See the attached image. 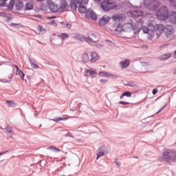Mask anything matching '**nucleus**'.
<instances>
[{"instance_id":"1","label":"nucleus","mask_w":176,"mask_h":176,"mask_svg":"<svg viewBox=\"0 0 176 176\" xmlns=\"http://www.w3.org/2000/svg\"><path fill=\"white\" fill-rule=\"evenodd\" d=\"M160 162L167 163L173 166L176 163V151L171 149H166L162 153V156L160 157Z\"/></svg>"},{"instance_id":"2","label":"nucleus","mask_w":176,"mask_h":176,"mask_svg":"<svg viewBox=\"0 0 176 176\" xmlns=\"http://www.w3.org/2000/svg\"><path fill=\"white\" fill-rule=\"evenodd\" d=\"M142 27V23H140V26L134 27V25L133 23H127L122 26V30L123 31H125V32H131V31H134L133 34H138Z\"/></svg>"},{"instance_id":"3","label":"nucleus","mask_w":176,"mask_h":176,"mask_svg":"<svg viewBox=\"0 0 176 176\" xmlns=\"http://www.w3.org/2000/svg\"><path fill=\"white\" fill-rule=\"evenodd\" d=\"M144 6L149 9V10H152L153 12H155L160 7V1L159 0H144Z\"/></svg>"},{"instance_id":"4","label":"nucleus","mask_w":176,"mask_h":176,"mask_svg":"<svg viewBox=\"0 0 176 176\" xmlns=\"http://www.w3.org/2000/svg\"><path fill=\"white\" fill-rule=\"evenodd\" d=\"M155 14L160 20H167L170 14L168 13V8L164 6L159 9Z\"/></svg>"},{"instance_id":"5","label":"nucleus","mask_w":176,"mask_h":176,"mask_svg":"<svg viewBox=\"0 0 176 176\" xmlns=\"http://www.w3.org/2000/svg\"><path fill=\"white\" fill-rule=\"evenodd\" d=\"M101 8L103 10L108 12L109 10H113L116 9V4L111 0H106L101 3Z\"/></svg>"},{"instance_id":"6","label":"nucleus","mask_w":176,"mask_h":176,"mask_svg":"<svg viewBox=\"0 0 176 176\" xmlns=\"http://www.w3.org/2000/svg\"><path fill=\"white\" fill-rule=\"evenodd\" d=\"M153 28L154 30H153V35H155V32L157 35V36L160 37L162 32H163V31L164 32V25H156L155 23H153Z\"/></svg>"},{"instance_id":"7","label":"nucleus","mask_w":176,"mask_h":176,"mask_svg":"<svg viewBox=\"0 0 176 176\" xmlns=\"http://www.w3.org/2000/svg\"><path fill=\"white\" fill-rule=\"evenodd\" d=\"M164 32L166 38H172L174 35V28L171 25H166L164 29Z\"/></svg>"},{"instance_id":"8","label":"nucleus","mask_w":176,"mask_h":176,"mask_svg":"<svg viewBox=\"0 0 176 176\" xmlns=\"http://www.w3.org/2000/svg\"><path fill=\"white\" fill-rule=\"evenodd\" d=\"M88 36L89 38L84 37V41L89 43V45H92L93 43H94V42H98V38H97V36H96V34L91 33L89 34Z\"/></svg>"},{"instance_id":"9","label":"nucleus","mask_w":176,"mask_h":176,"mask_svg":"<svg viewBox=\"0 0 176 176\" xmlns=\"http://www.w3.org/2000/svg\"><path fill=\"white\" fill-rule=\"evenodd\" d=\"M153 30L155 28L153 27V23H150L148 25V27H143L142 30L144 34H148L151 36H153Z\"/></svg>"},{"instance_id":"10","label":"nucleus","mask_w":176,"mask_h":176,"mask_svg":"<svg viewBox=\"0 0 176 176\" xmlns=\"http://www.w3.org/2000/svg\"><path fill=\"white\" fill-rule=\"evenodd\" d=\"M47 5L50 10H51L54 13H57V12H61V10H60V6H58L57 4H54V3H53L52 1H48Z\"/></svg>"},{"instance_id":"11","label":"nucleus","mask_w":176,"mask_h":176,"mask_svg":"<svg viewBox=\"0 0 176 176\" xmlns=\"http://www.w3.org/2000/svg\"><path fill=\"white\" fill-rule=\"evenodd\" d=\"M85 16L87 17V19H91L92 20H94V21H96V20H97V14L91 9H88L87 10V12H85Z\"/></svg>"},{"instance_id":"12","label":"nucleus","mask_w":176,"mask_h":176,"mask_svg":"<svg viewBox=\"0 0 176 176\" xmlns=\"http://www.w3.org/2000/svg\"><path fill=\"white\" fill-rule=\"evenodd\" d=\"M108 154V151L105 146H102L98 150L96 160H98L101 156H104Z\"/></svg>"},{"instance_id":"13","label":"nucleus","mask_w":176,"mask_h":176,"mask_svg":"<svg viewBox=\"0 0 176 176\" xmlns=\"http://www.w3.org/2000/svg\"><path fill=\"white\" fill-rule=\"evenodd\" d=\"M80 5H82V3H80V1L79 0H72L70 2V8L73 10H76V9H78Z\"/></svg>"},{"instance_id":"14","label":"nucleus","mask_w":176,"mask_h":176,"mask_svg":"<svg viewBox=\"0 0 176 176\" xmlns=\"http://www.w3.org/2000/svg\"><path fill=\"white\" fill-rule=\"evenodd\" d=\"M85 76H87V78H89V76L90 78H96V76H97V73L91 69H86Z\"/></svg>"},{"instance_id":"15","label":"nucleus","mask_w":176,"mask_h":176,"mask_svg":"<svg viewBox=\"0 0 176 176\" xmlns=\"http://www.w3.org/2000/svg\"><path fill=\"white\" fill-rule=\"evenodd\" d=\"M111 20V17H109L107 15H104L100 20L99 24L100 25H105L106 24H108Z\"/></svg>"},{"instance_id":"16","label":"nucleus","mask_w":176,"mask_h":176,"mask_svg":"<svg viewBox=\"0 0 176 176\" xmlns=\"http://www.w3.org/2000/svg\"><path fill=\"white\" fill-rule=\"evenodd\" d=\"M99 58L100 57L98 56V54L96 52H93L91 54V58L89 61L91 64H94V63H96V61H98Z\"/></svg>"},{"instance_id":"17","label":"nucleus","mask_w":176,"mask_h":176,"mask_svg":"<svg viewBox=\"0 0 176 176\" xmlns=\"http://www.w3.org/2000/svg\"><path fill=\"white\" fill-rule=\"evenodd\" d=\"M168 19L171 24H176V12L168 15Z\"/></svg>"},{"instance_id":"18","label":"nucleus","mask_w":176,"mask_h":176,"mask_svg":"<svg viewBox=\"0 0 176 176\" xmlns=\"http://www.w3.org/2000/svg\"><path fill=\"white\" fill-rule=\"evenodd\" d=\"M112 28H113L114 31L117 32H122V30H123V27H122V25H120V22L113 23Z\"/></svg>"},{"instance_id":"19","label":"nucleus","mask_w":176,"mask_h":176,"mask_svg":"<svg viewBox=\"0 0 176 176\" xmlns=\"http://www.w3.org/2000/svg\"><path fill=\"white\" fill-rule=\"evenodd\" d=\"M98 75H100V76H103L104 78H111V76H113V78H118V76L115 74H111L108 72H100L98 73Z\"/></svg>"},{"instance_id":"20","label":"nucleus","mask_w":176,"mask_h":176,"mask_svg":"<svg viewBox=\"0 0 176 176\" xmlns=\"http://www.w3.org/2000/svg\"><path fill=\"white\" fill-rule=\"evenodd\" d=\"M60 5L59 9L60 10V12H63L65 8L68 6V4L67 3V0H60Z\"/></svg>"},{"instance_id":"21","label":"nucleus","mask_w":176,"mask_h":176,"mask_svg":"<svg viewBox=\"0 0 176 176\" xmlns=\"http://www.w3.org/2000/svg\"><path fill=\"white\" fill-rule=\"evenodd\" d=\"M120 65H121L122 68H127L130 65V60L126 59L120 62Z\"/></svg>"},{"instance_id":"22","label":"nucleus","mask_w":176,"mask_h":176,"mask_svg":"<svg viewBox=\"0 0 176 176\" xmlns=\"http://www.w3.org/2000/svg\"><path fill=\"white\" fill-rule=\"evenodd\" d=\"M131 14L133 17H140L142 16V14H144V12L141 10H136L132 11Z\"/></svg>"},{"instance_id":"23","label":"nucleus","mask_w":176,"mask_h":176,"mask_svg":"<svg viewBox=\"0 0 176 176\" xmlns=\"http://www.w3.org/2000/svg\"><path fill=\"white\" fill-rule=\"evenodd\" d=\"M82 63H89L90 61V57L89 56V54L84 53L82 55Z\"/></svg>"},{"instance_id":"24","label":"nucleus","mask_w":176,"mask_h":176,"mask_svg":"<svg viewBox=\"0 0 176 176\" xmlns=\"http://www.w3.org/2000/svg\"><path fill=\"white\" fill-rule=\"evenodd\" d=\"M171 57V54H164L163 55H161L160 56V60H161V61H165V60H167L168 58H170Z\"/></svg>"},{"instance_id":"25","label":"nucleus","mask_w":176,"mask_h":176,"mask_svg":"<svg viewBox=\"0 0 176 176\" xmlns=\"http://www.w3.org/2000/svg\"><path fill=\"white\" fill-rule=\"evenodd\" d=\"M113 20L114 21V24H118V23H120V20H122V17L119 14H116L113 16Z\"/></svg>"},{"instance_id":"26","label":"nucleus","mask_w":176,"mask_h":176,"mask_svg":"<svg viewBox=\"0 0 176 176\" xmlns=\"http://www.w3.org/2000/svg\"><path fill=\"white\" fill-rule=\"evenodd\" d=\"M6 6L8 10H12L14 8V1L10 0L8 4L6 3Z\"/></svg>"},{"instance_id":"27","label":"nucleus","mask_w":176,"mask_h":176,"mask_svg":"<svg viewBox=\"0 0 176 176\" xmlns=\"http://www.w3.org/2000/svg\"><path fill=\"white\" fill-rule=\"evenodd\" d=\"M91 45L96 47L97 49H102V46H104L102 44L98 43V41H95L94 43L91 44Z\"/></svg>"},{"instance_id":"28","label":"nucleus","mask_w":176,"mask_h":176,"mask_svg":"<svg viewBox=\"0 0 176 176\" xmlns=\"http://www.w3.org/2000/svg\"><path fill=\"white\" fill-rule=\"evenodd\" d=\"M58 38H60L62 41H64L65 39H67V38H69V34L67 33H62L58 35Z\"/></svg>"},{"instance_id":"29","label":"nucleus","mask_w":176,"mask_h":176,"mask_svg":"<svg viewBox=\"0 0 176 176\" xmlns=\"http://www.w3.org/2000/svg\"><path fill=\"white\" fill-rule=\"evenodd\" d=\"M24 5L23 4V2H17L15 5V8L16 10H21L23 9Z\"/></svg>"},{"instance_id":"30","label":"nucleus","mask_w":176,"mask_h":176,"mask_svg":"<svg viewBox=\"0 0 176 176\" xmlns=\"http://www.w3.org/2000/svg\"><path fill=\"white\" fill-rule=\"evenodd\" d=\"M29 62H30L31 67L32 68H34V69H37V68H39V66H38V65L35 64L34 63V60H32V59H31V58H29Z\"/></svg>"},{"instance_id":"31","label":"nucleus","mask_w":176,"mask_h":176,"mask_svg":"<svg viewBox=\"0 0 176 176\" xmlns=\"http://www.w3.org/2000/svg\"><path fill=\"white\" fill-rule=\"evenodd\" d=\"M78 12L80 13H86L87 10L86 7L83 6L82 5H80V6H78Z\"/></svg>"},{"instance_id":"32","label":"nucleus","mask_w":176,"mask_h":176,"mask_svg":"<svg viewBox=\"0 0 176 176\" xmlns=\"http://www.w3.org/2000/svg\"><path fill=\"white\" fill-rule=\"evenodd\" d=\"M34 9V5L31 2L26 3V10H32Z\"/></svg>"},{"instance_id":"33","label":"nucleus","mask_w":176,"mask_h":176,"mask_svg":"<svg viewBox=\"0 0 176 176\" xmlns=\"http://www.w3.org/2000/svg\"><path fill=\"white\" fill-rule=\"evenodd\" d=\"M63 26L65 28H68V30H71V28L72 27V24L68 23H63Z\"/></svg>"},{"instance_id":"34","label":"nucleus","mask_w":176,"mask_h":176,"mask_svg":"<svg viewBox=\"0 0 176 176\" xmlns=\"http://www.w3.org/2000/svg\"><path fill=\"white\" fill-rule=\"evenodd\" d=\"M67 119H68V118L60 117V118H55V119H51V120H52V122H60V120H67Z\"/></svg>"},{"instance_id":"35","label":"nucleus","mask_w":176,"mask_h":176,"mask_svg":"<svg viewBox=\"0 0 176 176\" xmlns=\"http://www.w3.org/2000/svg\"><path fill=\"white\" fill-rule=\"evenodd\" d=\"M114 163L118 167H120L122 166V162L119 161L118 158L115 159Z\"/></svg>"},{"instance_id":"36","label":"nucleus","mask_w":176,"mask_h":176,"mask_svg":"<svg viewBox=\"0 0 176 176\" xmlns=\"http://www.w3.org/2000/svg\"><path fill=\"white\" fill-rule=\"evenodd\" d=\"M47 149H52V151H56L57 152H61V150L59 148H57V147L54 146H52L47 148Z\"/></svg>"},{"instance_id":"37","label":"nucleus","mask_w":176,"mask_h":176,"mask_svg":"<svg viewBox=\"0 0 176 176\" xmlns=\"http://www.w3.org/2000/svg\"><path fill=\"white\" fill-rule=\"evenodd\" d=\"M16 68V75H20V74H23V71L19 69V66L18 65H14Z\"/></svg>"},{"instance_id":"38","label":"nucleus","mask_w":176,"mask_h":176,"mask_svg":"<svg viewBox=\"0 0 176 176\" xmlns=\"http://www.w3.org/2000/svg\"><path fill=\"white\" fill-rule=\"evenodd\" d=\"M105 42H106L107 45H108V46H111L112 47H113V46H115V43H113V42H111L109 40H105Z\"/></svg>"},{"instance_id":"39","label":"nucleus","mask_w":176,"mask_h":176,"mask_svg":"<svg viewBox=\"0 0 176 176\" xmlns=\"http://www.w3.org/2000/svg\"><path fill=\"white\" fill-rule=\"evenodd\" d=\"M122 94H123L124 97H128V98L131 97V92H130V91H125Z\"/></svg>"},{"instance_id":"40","label":"nucleus","mask_w":176,"mask_h":176,"mask_svg":"<svg viewBox=\"0 0 176 176\" xmlns=\"http://www.w3.org/2000/svg\"><path fill=\"white\" fill-rule=\"evenodd\" d=\"M7 102H8V107H10V108H14V107H15L14 102H13L12 101H9V100H7Z\"/></svg>"},{"instance_id":"41","label":"nucleus","mask_w":176,"mask_h":176,"mask_svg":"<svg viewBox=\"0 0 176 176\" xmlns=\"http://www.w3.org/2000/svg\"><path fill=\"white\" fill-rule=\"evenodd\" d=\"M74 102H72L70 104L69 108H70V111H76V107H74Z\"/></svg>"},{"instance_id":"42","label":"nucleus","mask_w":176,"mask_h":176,"mask_svg":"<svg viewBox=\"0 0 176 176\" xmlns=\"http://www.w3.org/2000/svg\"><path fill=\"white\" fill-rule=\"evenodd\" d=\"M128 86H130L131 87H134L135 89H137V84L135 82H129L128 84Z\"/></svg>"},{"instance_id":"43","label":"nucleus","mask_w":176,"mask_h":176,"mask_svg":"<svg viewBox=\"0 0 176 176\" xmlns=\"http://www.w3.org/2000/svg\"><path fill=\"white\" fill-rule=\"evenodd\" d=\"M6 1L8 0H0V6H6Z\"/></svg>"},{"instance_id":"44","label":"nucleus","mask_w":176,"mask_h":176,"mask_svg":"<svg viewBox=\"0 0 176 176\" xmlns=\"http://www.w3.org/2000/svg\"><path fill=\"white\" fill-rule=\"evenodd\" d=\"M3 130H6V133L9 134V133H12L13 131H12V129L9 126H7L6 128L3 129Z\"/></svg>"},{"instance_id":"45","label":"nucleus","mask_w":176,"mask_h":176,"mask_svg":"<svg viewBox=\"0 0 176 176\" xmlns=\"http://www.w3.org/2000/svg\"><path fill=\"white\" fill-rule=\"evenodd\" d=\"M89 3V0H81L80 3L81 5H87Z\"/></svg>"},{"instance_id":"46","label":"nucleus","mask_w":176,"mask_h":176,"mask_svg":"<svg viewBox=\"0 0 176 176\" xmlns=\"http://www.w3.org/2000/svg\"><path fill=\"white\" fill-rule=\"evenodd\" d=\"M119 104H121L122 105H129L130 102L120 101L119 102Z\"/></svg>"},{"instance_id":"47","label":"nucleus","mask_w":176,"mask_h":176,"mask_svg":"<svg viewBox=\"0 0 176 176\" xmlns=\"http://www.w3.org/2000/svg\"><path fill=\"white\" fill-rule=\"evenodd\" d=\"M157 91H158L157 89H154L152 91V94H153V96H155V94H157Z\"/></svg>"},{"instance_id":"48","label":"nucleus","mask_w":176,"mask_h":176,"mask_svg":"<svg viewBox=\"0 0 176 176\" xmlns=\"http://www.w3.org/2000/svg\"><path fill=\"white\" fill-rule=\"evenodd\" d=\"M0 82H2V83H8L9 82V80H8L7 79L0 78Z\"/></svg>"},{"instance_id":"49","label":"nucleus","mask_w":176,"mask_h":176,"mask_svg":"<svg viewBox=\"0 0 176 176\" xmlns=\"http://www.w3.org/2000/svg\"><path fill=\"white\" fill-rule=\"evenodd\" d=\"M25 74L23 72H22V74H19L21 80H24V76H25Z\"/></svg>"},{"instance_id":"50","label":"nucleus","mask_w":176,"mask_h":176,"mask_svg":"<svg viewBox=\"0 0 176 176\" xmlns=\"http://www.w3.org/2000/svg\"><path fill=\"white\" fill-rule=\"evenodd\" d=\"M166 107H167V104H165L164 106H163L160 109V111H158V112L157 113H160V112H162L163 111V109H164V108H166Z\"/></svg>"},{"instance_id":"51","label":"nucleus","mask_w":176,"mask_h":176,"mask_svg":"<svg viewBox=\"0 0 176 176\" xmlns=\"http://www.w3.org/2000/svg\"><path fill=\"white\" fill-rule=\"evenodd\" d=\"M166 107H167V104H165L164 106H163L160 109V111H158V112L157 113H160V112H162L163 111V109H164V108H166Z\"/></svg>"},{"instance_id":"52","label":"nucleus","mask_w":176,"mask_h":176,"mask_svg":"<svg viewBox=\"0 0 176 176\" xmlns=\"http://www.w3.org/2000/svg\"><path fill=\"white\" fill-rule=\"evenodd\" d=\"M9 137H13L14 135V132H13V131L11 133H8Z\"/></svg>"},{"instance_id":"53","label":"nucleus","mask_w":176,"mask_h":176,"mask_svg":"<svg viewBox=\"0 0 176 176\" xmlns=\"http://www.w3.org/2000/svg\"><path fill=\"white\" fill-rule=\"evenodd\" d=\"M67 137H71L72 138H74V136H73L72 134H71V133H69V132L67 133Z\"/></svg>"},{"instance_id":"54","label":"nucleus","mask_w":176,"mask_h":176,"mask_svg":"<svg viewBox=\"0 0 176 176\" xmlns=\"http://www.w3.org/2000/svg\"><path fill=\"white\" fill-rule=\"evenodd\" d=\"M100 82H101V83H106V82H107V80L105 79H100Z\"/></svg>"},{"instance_id":"55","label":"nucleus","mask_w":176,"mask_h":176,"mask_svg":"<svg viewBox=\"0 0 176 176\" xmlns=\"http://www.w3.org/2000/svg\"><path fill=\"white\" fill-rule=\"evenodd\" d=\"M5 153H8V151L0 153V156H2V155H5Z\"/></svg>"},{"instance_id":"56","label":"nucleus","mask_w":176,"mask_h":176,"mask_svg":"<svg viewBox=\"0 0 176 176\" xmlns=\"http://www.w3.org/2000/svg\"><path fill=\"white\" fill-rule=\"evenodd\" d=\"M39 31L41 32H43V28L42 27V26H39Z\"/></svg>"},{"instance_id":"57","label":"nucleus","mask_w":176,"mask_h":176,"mask_svg":"<svg viewBox=\"0 0 176 176\" xmlns=\"http://www.w3.org/2000/svg\"><path fill=\"white\" fill-rule=\"evenodd\" d=\"M50 24L51 25H53L56 24V22H54V21H51L50 22Z\"/></svg>"},{"instance_id":"58","label":"nucleus","mask_w":176,"mask_h":176,"mask_svg":"<svg viewBox=\"0 0 176 176\" xmlns=\"http://www.w3.org/2000/svg\"><path fill=\"white\" fill-rule=\"evenodd\" d=\"M49 19H50V20H52V19H56V16H52L49 17Z\"/></svg>"},{"instance_id":"59","label":"nucleus","mask_w":176,"mask_h":176,"mask_svg":"<svg viewBox=\"0 0 176 176\" xmlns=\"http://www.w3.org/2000/svg\"><path fill=\"white\" fill-rule=\"evenodd\" d=\"M124 97V96H123V94L120 96V100H122V98Z\"/></svg>"},{"instance_id":"60","label":"nucleus","mask_w":176,"mask_h":176,"mask_svg":"<svg viewBox=\"0 0 176 176\" xmlns=\"http://www.w3.org/2000/svg\"><path fill=\"white\" fill-rule=\"evenodd\" d=\"M143 49H148V46L144 45V46H143Z\"/></svg>"},{"instance_id":"61","label":"nucleus","mask_w":176,"mask_h":176,"mask_svg":"<svg viewBox=\"0 0 176 176\" xmlns=\"http://www.w3.org/2000/svg\"><path fill=\"white\" fill-rule=\"evenodd\" d=\"M174 58H176V50L174 52Z\"/></svg>"},{"instance_id":"62","label":"nucleus","mask_w":176,"mask_h":176,"mask_svg":"<svg viewBox=\"0 0 176 176\" xmlns=\"http://www.w3.org/2000/svg\"><path fill=\"white\" fill-rule=\"evenodd\" d=\"M37 1V2H42V1H43V0H36Z\"/></svg>"},{"instance_id":"63","label":"nucleus","mask_w":176,"mask_h":176,"mask_svg":"<svg viewBox=\"0 0 176 176\" xmlns=\"http://www.w3.org/2000/svg\"><path fill=\"white\" fill-rule=\"evenodd\" d=\"M173 74L176 75V69L174 71Z\"/></svg>"},{"instance_id":"64","label":"nucleus","mask_w":176,"mask_h":176,"mask_svg":"<svg viewBox=\"0 0 176 176\" xmlns=\"http://www.w3.org/2000/svg\"><path fill=\"white\" fill-rule=\"evenodd\" d=\"M134 159H138V157L135 156V157H133Z\"/></svg>"}]
</instances>
